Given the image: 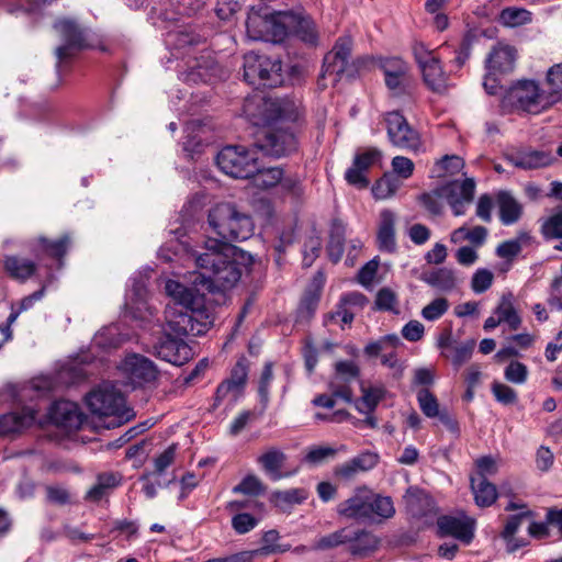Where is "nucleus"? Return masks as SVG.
<instances>
[{
  "mask_svg": "<svg viewBox=\"0 0 562 562\" xmlns=\"http://www.w3.org/2000/svg\"><path fill=\"white\" fill-rule=\"evenodd\" d=\"M238 250L233 244L206 238L201 250L192 254L195 266L203 270L194 283L205 285L211 292L234 288L243 274V266L236 260Z\"/></svg>",
  "mask_w": 562,
  "mask_h": 562,
  "instance_id": "nucleus-1",
  "label": "nucleus"
},
{
  "mask_svg": "<svg viewBox=\"0 0 562 562\" xmlns=\"http://www.w3.org/2000/svg\"><path fill=\"white\" fill-rule=\"evenodd\" d=\"M165 291L171 299L165 310L167 331L181 338L201 335L202 324L196 315L202 304L195 291L175 280L166 282Z\"/></svg>",
  "mask_w": 562,
  "mask_h": 562,
  "instance_id": "nucleus-2",
  "label": "nucleus"
},
{
  "mask_svg": "<svg viewBox=\"0 0 562 562\" xmlns=\"http://www.w3.org/2000/svg\"><path fill=\"white\" fill-rule=\"evenodd\" d=\"M336 512L346 519L373 524L392 518L395 515V507L390 496H383L367 486H360L337 505Z\"/></svg>",
  "mask_w": 562,
  "mask_h": 562,
  "instance_id": "nucleus-3",
  "label": "nucleus"
},
{
  "mask_svg": "<svg viewBox=\"0 0 562 562\" xmlns=\"http://www.w3.org/2000/svg\"><path fill=\"white\" fill-rule=\"evenodd\" d=\"M207 223L221 241L232 244L250 238L255 232L251 215L234 202H221L210 209Z\"/></svg>",
  "mask_w": 562,
  "mask_h": 562,
  "instance_id": "nucleus-4",
  "label": "nucleus"
},
{
  "mask_svg": "<svg viewBox=\"0 0 562 562\" xmlns=\"http://www.w3.org/2000/svg\"><path fill=\"white\" fill-rule=\"evenodd\" d=\"M475 192V181L473 178H467L462 182L453 181L432 192L423 193L419 201L423 206L432 215L442 213L445 198L456 216L465 213V206L473 201Z\"/></svg>",
  "mask_w": 562,
  "mask_h": 562,
  "instance_id": "nucleus-5",
  "label": "nucleus"
},
{
  "mask_svg": "<svg viewBox=\"0 0 562 562\" xmlns=\"http://www.w3.org/2000/svg\"><path fill=\"white\" fill-rule=\"evenodd\" d=\"M244 115L258 126H270L279 120H295L293 103L280 99H273L254 93L245 99L243 105Z\"/></svg>",
  "mask_w": 562,
  "mask_h": 562,
  "instance_id": "nucleus-6",
  "label": "nucleus"
},
{
  "mask_svg": "<svg viewBox=\"0 0 562 562\" xmlns=\"http://www.w3.org/2000/svg\"><path fill=\"white\" fill-rule=\"evenodd\" d=\"M54 29L63 42L55 48L56 70L60 78L78 54L92 45L89 42L87 31L75 20L59 19L54 23Z\"/></svg>",
  "mask_w": 562,
  "mask_h": 562,
  "instance_id": "nucleus-7",
  "label": "nucleus"
},
{
  "mask_svg": "<svg viewBox=\"0 0 562 562\" xmlns=\"http://www.w3.org/2000/svg\"><path fill=\"white\" fill-rule=\"evenodd\" d=\"M90 412L100 417L112 418L106 427H117L130 422L134 416L133 409L126 407L123 395L113 387H99L86 396Z\"/></svg>",
  "mask_w": 562,
  "mask_h": 562,
  "instance_id": "nucleus-8",
  "label": "nucleus"
},
{
  "mask_svg": "<svg viewBox=\"0 0 562 562\" xmlns=\"http://www.w3.org/2000/svg\"><path fill=\"white\" fill-rule=\"evenodd\" d=\"M288 11L268 12L266 8H252L246 20L247 35L254 41L279 43L286 36Z\"/></svg>",
  "mask_w": 562,
  "mask_h": 562,
  "instance_id": "nucleus-9",
  "label": "nucleus"
},
{
  "mask_svg": "<svg viewBox=\"0 0 562 562\" xmlns=\"http://www.w3.org/2000/svg\"><path fill=\"white\" fill-rule=\"evenodd\" d=\"M244 79L256 89L274 88L283 82L282 64L266 55L250 52L244 56Z\"/></svg>",
  "mask_w": 562,
  "mask_h": 562,
  "instance_id": "nucleus-10",
  "label": "nucleus"
},
{
  "mask_svg": "<svg viewBox=\"0 0 562 562\" xmlns=\"http://www.w3.org/2000/svg\"><path fill=\"white\" fill-rule=\"evenodd\" d=\"M257 151L241 145H228L216 156L218 168L227 176L248 179L257 170Z\"/></svg>",
  "mask_w": 562,
  "mask_h": 562,
  "instance_id": "nucleus-11",
  "label": "nucleus"
},
{
  "mask_svg": "<svg viewBox=\"0 0 562 562\" xmlns=\"http://www.w3.org/2000/svg\"><path fill=\"white\" fill-rule=\"evenodd\" d=\"M412 49L425 85L434 92H445L448 76L442 69L437 49H430L424 43H415Z\"/></svg>",
  "mask_w": 562,
  "mask_h": 562,
  "instance_id": "nucleus-12",
  "label": "nucleus"
},
{
  "mask_svg": "<svg viewBox=\"0 0 562 562\" xmlns=\"http://www.w3.org/2000/svg\"><path fill=\"white\" fill-rule=\"evenodd\" d=\"M510 100L521 110L539 113L557 102V98L548 95L533 80H521L509 91Z\"/></svg>",
  "mask_w": 562,
  "mask_h": 562,
  "instance_id": "nucleus-13",
  "label": "nucleus"
},
{
  "mask_svg": "<svg viewBox=\"0 0 562 562\" xmlns=\"http://www.w3.org/2000/svg\"><path fill=\"white\" fill-rule=\"evenodd\" d=\"M352 40L350 36L339 37L334 48L324 57L322 76H334L337 81L342 75L353 77L356 69L351 59Z\"/></svg>",
  "mask_w": 562,
  "mask_h": 562,
  "instance_id": "nucleus-14",
  "label": "nucleus"
},
{
  "mask_svg": "<svg viewBox=\"0 0 562 562\" xmlns=\"http://www.w3.org/2000/svg\"><path fill=\"white\" fill-rule=\"evenodd\" d=\"M294 120H279L278 126L270 125V128L265 134V139L260 144L261 150L267 155L281 157L289 155L296 150L297 142L294 133L284 126L286 122H293Z\"/></svg>",
  "mask_w": 562,
  "mask_h": 562,
  "instance_id": "nucleus-15",
  "label": "nucleus"
},
{
  "mask_svg": "<svg viewBox=\"0 0 562 562\" xmlns=\"http://www.w3.org/2000/svg\"><path fill=\"white\" fill-rule=\"evenodd\" d=\"M385 121L389 138L394 146L414 151L419 149L422 144L418 133L400 112L387 113Z\"/></svg>",
  "mask_w": 562,
  "mask_h": 562,
  "instance_id": "nucleus-16",
  "label": "nucleus"
},
{
  "mask_svg": "<svg viewBox=\"0 0 562 562\" xmlns=\"http://www.w3.org/2000/svg\"><path fill=\"white\" fill-rule=\"evenodd\" d=\"M154 353L173 364L182 366L193 357L191 347L179 336L166 331L165 335L154 345Z\"/></svg>",
  "mask_w": 562,
  "mask_h": 562,
  "instance_id": "nucleus-17",
  "label": "nucleus"
},
{
  "mask_svg": "<svg viewBox=\"0 0 562 562\" xmlns=\"http://www.w3.org/2000/svg\"><path fill=\"white\" fill-rule=\"evenodd\" d=\"M121 368L135 386L150 383L158 376L156 364L148 358L137 353L126 356Z\"/></svg>",
  "mask_w": 562,
  "mask_h": 562,
  "instance_id": "nucleus-18",
  "label": "nucleus"
},
{
  "mask_svg": "<svg viewBox=\"0 0 562 562\" xmlns=\"http://www.w3.org/2000/svg\"><path fill=\"white\" fill-rule=\"evenodd\" d=\"M517 49L505 42H497L492 46L485 59V68L492 75L510 74L517 60Z\"/></svg>",
  "mask_w": 562,
  "mask_h": 562,
  "instance_id": "nucleus-19",
  "label": "nucleus"
},
{
  "mask_svg": "<svg viewBox=\"0 0 562 562\" xmlns=\"http://www.w3.org/2000/svg\"><path fill=\"white\" fill-rule=\"evenodd\" d=\"M381 157L382 154L376 148H369L363 153H358L353 158L352 166L345 173L346 181L358 188H367L369 180L366 173Z\"/></svg>",
  "mask_w": 562,
  "mask_h": 562,
  "instance_id": "nucleus-20",
  "label": "nucleus"
},
{
  "mask_svg": "<svg viewBox=\"0 0 562 562\" xmlns=\"http://www.w3.org/2000/svg\"><path fill=\"white\" fill-rule=\"evenodd\" d=\"M48 420L68 430L78 429L83 423L79 406L70 401L54 402L47 414Z\"/></svg>",
  "mask_w": 562,
  "mask_h": 562,
  "instance_id": "nucleus-21",
  "label": "nucleus"
},
{
  "mask_svg": "<svg viewBox=\"0 0 562 562\" xmlns=\"http://www.w3.org/2000/svg\"><path fill=\"white\" fill-rule=\"evenodd\" d=\"M505 158L515 167L524 170L543 168L553 160L549 153L528 147L513 148L505 154Z\"/></svg>",
  "mask_w": 562,
  "mask_h": 562,
  "instance_id": "nucleus-22",
  "label": "nucleus"
},
{
  "mask_svg": "<svg viewBox=\"0 0 562 562\" xmlns=\"http://www.w3.org/2000/svg\"><path fill=\"white\" fill-rule=\"evenodd\" d=\"M437 527L440 537L451 536L464 543H470L474 537V525L471 519L440 516L437 519Z\"/></svg>",
  "mask_w": 562,
  "mask_h": 562,
  "instance_id": "nucleus-23",
  "label": "nucleus"
},
{
  "mask_svg": "<svg viewBox=\"0 0 562 562\" xmlns=\"http://www.w3.org/2000/svg\"><path fill=\"white\" fill-rule=\"evenodd\" d=\"M35 420L33 406H25L21 411L11 412L0 416V436H10L22 432L32 426Z\"/></svg>",
  "mask_w": 562,
  "mask_h": 562,
  "instance_id": "nucleus-24",
  "label": "nucleus"
},
{
  "mask_svg": "<svg viewBox=\"0 0 562 562\" xmlns=\"http://www.w3.org/2000/svg\"><path fill=\"white\" fill-rule=\"evenodd\" d=\"M148 291L145 280L139 278L133 279L131 290L126 294L125 307L134 317H143V312L153 314L151 307L147 303Z\"/></svg>",
  "mask_w": 562,
  "mask_h": 562,
  "instance_id": "nucleus-25",
  "label": "nucleus"
},
{
  "mask_svg": "<svg viewBox=\"0 0 562 562\" xmlns=\"http://www.w3.org/2000/svg\"><path fill=\"white\" fill-rule=\"evenodd\" d=\"M395 223L396 215L391 210L381 211L376 241L383 252L392 254L396 250Z\"/></svg>",
  "mask_w": 562,
  "mask_h": 562,
  "instance_id": "nucleus-26",
  "label": "nucleus"
},
{
  "mask_svg": "<svg viewBox=\"0 0 562 562\" xmlns=\"http://www.w3.org/2000/svg\"><path fill=\"white\" fill-rule=\"evenodd\" d=\"M284 18L286 23V35L289 33H293L301 41L310 45H315L317 43L318 35L315 23L308 16L288 12V15Z\"/></svg>",
  "mask_w": 562,
  "mask_h": 562,
  "instance_id": "nucleus-27",
  "label": "nucleus"
},
{
  "mask_svg": "<svg viewBox=\"0 0 562 562\" xmlns=\"http://www.w3.org/2000/svg\"><path fill=\"white\" fill-rule=\"evenodd\" d=\"M19 480L16 483V494L21 499L30 498L34 493L33 474L35 460L32 453H26L16 459Z\"/></svg>",
  "mask_w": 562,
  "mask_h": 562,
  "instance_id": "nucleus-28",
  "label": "nucleus"
},
{
  "mask_svg": "<svg viewBox=\"0 0 562 562\" xmlns=\"http://www.w3.org/2000/svg\"><path fill=\"white\" fill-rule=\"evenodd\" d=\"M499 218L504 225H512L519 221L522 214L521 204L507 191L497 194Z\"/></svg>",
  "mask_w": 562,
  "mask_h": 562,
  "instance_id": "nucleus-29",
  "label": "nucleus"
},
{
  "mask_svg": "<svg viewBox=\"0 0 562 562\" xmlns=\"http://www.w3.org/2000/svg\"><path fill=\"white\" fill-rule=\"evenodd\" d=\"M381 68L385 77V83L391 90H396L401 87L408 71L407 64L398 57L386 58L383 60Z\"/></svg>",
  "mask_w": 562,
  "mask_h": 562,
  "instance_id": "nucleus-30",
  "label": "nucleus"
},
{
  "mask_svg": "<svg viewBox=\"0 0 562 562\" xmlns=\"http://www.w3.org/2000/svg\"><path fill=\"white\" fill-rule=\"evenodd\" d=\"M420 280L442 292H450L457 285L454 271L446 267L424 272Z\"/></svg>",
  "mask_w": 562,
  "mask_h": 562,
  "instance_id": "nucleus-31",
  "label": "nucleus"
},
{
  "mask_svg": "<svg viewBox=\"0 0 562 562\" xmlns=\"http://www.w3.org/2000/svg\"><path fill=\"white\" fill-rule=\"evenodd\" d=\"M471 490L475 504L480 507H488L497 499L496 486L482 475L471 477Z\"/></svg>",
  "mask_w": 562,
  "mask_h": 562,
  "instance_id": "nucleus-32",
  "label": "nucleus"
},
{
  "mask_svg": "<svg viewBox=\"0 0 562 562\" xmlns=\"http://www.w3.org/2000/svg\"><path fill=\"white\" fill-rule=\"evenodd\" d=\"M494 314L499 318L502 324H506L510 330H517L521 325V318L514 306V296L512 293L502 295L498 305L494 310Z\"/></svg>",
  "mask_w": 562,
  "mask_h": 562,
  "instance_id": "nucleus-33",
  "label": "nucleus"
},
{
  "mask_svg": "<svg viewBox=\"0 0 562 562\" xmlns=\"http://www.w3.org/2000/svg\"><path fill=\"white\" fill-rule=\"evenodd\" d=\"M4 269L12 279L24 282L35 272V263L29 258L8 256L4 259Z\"/></svg>",
  "mask_w": 562,
  "mask_h": 562,
  "instance_id": "nucleus-34",
  "label": "nucleus"
},
{
  "mask_svg": "<svg viewBox=\"0 0 562 562\" xmlns=\"http://www.w3.org/2000/svg\"><path fill=\"white\" fill-rule=\"evenodd\" d=\"M286 461V456L277 448H270L267 452L258 458L263 471L271 480L278 481L283 477L281 469Z\"/></svg>",
  "mask_w": 562,
  "mask_h": 562,
  "instance_id": "nucleus-35",
  "label": "nucleus"
},
{
  "mask_svg": "<svg viewBox=\"0 0 562 562\" xmlns=\"http://www.w3.org/2000/svg\"><path fill=\"white\" fill-rule=\"evenodd\" d=\"M69 245L70 239L67 235L56 240L37 238V254L41 251L42 254L54 259L56 267L59 269L61 267V259L65 256Z\"/></svg>",
  "mask_w": 562,
  "mask_h": 562,
  "instance_id": "nucleus-36",
  "label": "nucleus"
},
{
  "mask_svg": "<svg viewBox=\"0 0 562 562\" xmlns=\"http://www.w3.org/2000/svg\"><path fill=\"white\" fill-rule=\"evenodd\" d=\"M487 235L488 231L484 226H475L473 228L461 226L450 234V241L457 245L468 240L472 244L473 248H479L485 244Z\"/></svg>",
  "mask_w": 562,
  "mask_h": 562,
  "instance_id": "nucleus-37",
  "label": "nucleus"
},
{
  "mask_svg": "<svg viewBox=\"0 0 562 562\" xmlns=\"http://www.w3.org/2000/svg\"><path fill=\"white\" fill-rule=\"evenodd\" d=\"M346 227L340 222L335 220L330 227L329 241L327 245V252L333 262H338L344 254Z\"/></svg>",
  "mask_w": 562,
  "mask_h": 562,
  "instance_id": "nucleus-38",
  "label": "nucleus"
},
{
  "mask_svg": "<svg viewBox=\"0 0 562 562\" xmlns=\"http://www.w3.org/2000/svg\"><path fill=\"white\" fill-rule=\"evenodd\" d=\"M35 383L30 380L21 383H5L0 387V404L15 403L23 401V392L27 391L33 395Z\"/></svg>",
  "mask_w": 562,
  "mask_h": 562,
  "instance_id": "nucleus-39",
  "label": "nucleus"
},
{
  "mask_svg": "<svg viewBox=\"0 0 562 562\" xmlns=\"http://www.w3.org/2000/svg\"><path fill=\"white\" fill-rule=\"evenodd\" d=\"M283 177V169L280 167L259 168L257 165L256 172L250 177L252 183L258 189L267 190L280 184Z\"/></svg>",
  "mask_w": 562,
  "mask_h": 562,
  "instance_id": "nucleus-40",
  "label": "nucleus"
},
{
  "mask_svg": "<svg viewBox=\"0 0 562 562\" xmlns=\"http://www.w3.org/2000/svg\"><path fill=\"white\" fill-rule=\"evenodd\" d=\"M351 537L350 551L355 555H366L376 550L380 543L379 539L368 531L351 532Z\"/></svg>",
  "mask_w": 562,
  "mask_h": 562,
  "instance_id": "nucleus-41",
  "label": "nucleus"
},
{
  "mask_svg": "<svg viewBox=\"0 0 562 562\" xmlns=\"http://www.w3.org/2000/svg\"><path fill=\"white\" fill-rule=\"evenodd\" d=\"M352 539L351 531H349L347 528H341L339 530H336L329 535L323 536L319 538L315 544V550H329L334 549L340 544L350 542Z\"/></svg>",
  "mask_w": 562,
  "mask_h": 562,
  "instance_id": "nucleus-42",
  "label": "nucleus"
},
{
  "mask_svg": "<svg viewBox=\"0 0 562 562\" xmlns=\"http://www.w3.org/2000/svg\"><path fill=\"white\" fill-rule=\"evenodd\" d=\"M384 390L381 387H362V396L357 403V409L362 414H371L383 398Z\"/></svg>",
  "mask_w": 562,
  "mask_h": 562,
  "instance_id": "nucleus-43",
  "label": "nucleus"
},
{
  "mask_svg": "<svg viewBox=\"0 0 562 562\" xmlns=\"http://www.w3.org/2000/svg\"><path fill=\"white\" fill-rule=\"evenodd\" d=\"M531 21V13L521 8H506L499 14V22L505 26H519Z\"/></svg>",
  "mask_w": 562,
  "mask_h": 562,
  "instance_id": "nucleus-44",
  "label": "nucleus"
},
{
  "mask_svg": "<svg viewBox=\"0 0 562 562\" xmlns=\"http://www.w3.org/2000/svg\"><path fill=\"white\" fill-rule=\"evenodd\" d=\"M244 390L225 379L218 384L216 389L214 406H218L225 400L234 405L241 396Z\"/></svg>",
  "mask_w": 562,
  "mask_h": 562,
  "instance_id": "nucleus-45",
  "label": "nucleus"
},
{
  "mask_svg": "<svg viewBox=\"0 0 562 562\" xmlns=\"http://www.w3.org/2000/svg\"><path fill=\"white\" fill-rule=\"evenodd\" d=\"M474 346V340H469L461 344L456 342L454 346H451L450 352H443V356L451 359L453 366L459 368L471 358Z\"/></svg>",
  "mask_w": 562,
  "mask_h": 562,
  "instance_id": "nucleus-46",
  "label": "nucleus"
},
{
  "mask_svg": "<svg viewBox=\"0 0 562 562\" xmlns=\"http://www.w3.org/2000/svg\"><path fill=\"white\" fill-rule=\"evenodd\" d=\"M417 401L422 412L429 418L437 417L441 411L436 396L426 387L417 392Z\"/></svg>",
  "mask_w": 562,
  "mask_h": 562,
  "instance_id": "nucleus-47",
  "label": "nucleus"
},
{
  "mask_svg": "<svg viewBox=\"0 0 562 562\" xmlns=\"http://www.w3.org/2000/svg\"><path fill=\"white\" fill-rule=\"evenodd\" d=\"M400 344L401 340L396 335H387L378 341L368 344L364 348V352L369 357H376L389 349H396Z\"/></svg>",
  "mask_w": 562,
  "mask_h": 562,
  "instance_id": "nucleus-48",
  "label": "nucleus"
},
{
  "mask_svg": "<svg viewBox=\"0 0 562 562\" xmlns=\"http://www.w3.org/2000/svg\"><path fill=\"white\" fill-rule=\"evenodd\" d=\"M86 378L82 367L76 362H69L61 367L57 373V380L65 384L77 383Z\"/></svg>",
  "mask_w": 562,
  "mask_h": 562,
  "instance_id": "nucleus-49",
  "label": "nucleus"
},
{
  "mask_svg": "<svg viewBox=\"0 0 562 562\" xmlns=\"http://www.w3.org/2000/svg\"><path fill=\"white\" fill-rule=\"evenodd\" d=\"M375 307L380 311H387L397 314L398 300L394 291L389 288H382L376 293Z\"/></svg>",
  "mask_w": 562,
  "mask_h": 562,
  "instance_id": "nucleus-50",
  "label": "nucleus"
},
{
  "mask_svg": "<svg viewBox=\"0 0 562 562\" xmlns=\"http://www.w3.org/2000/svg\"><path fill=\"white\" fill-rule=\"evenodd\" d=\"M475 40V35L471 32H467L463 35L459 47L456 49V57L452 60L457 68H461L470 58Z\"/></svg>",
  "mask_w": 562,
  "mask_h": 562,
  "instance_id": "nucleus-51",
  "label": "nucleus"
},
{
  "mask_svg": "<svg viewBox=\"0 0 562 562\" xmlns=\"http://www.w3.org/2000/svg\"><path fill=\"white\" fill-rule=\"evenodd\" d=\"M491 391L495 400L503 405H514L518 401L517 392L505 383L493 382Z\"/></svg>",
  "mask_w": 562,
  "mask_h": 562,
  "instance_id": "nucleus-52",
  "label": "nucleus"
},
{
  "mask_svg": "<svg viewBox=\"0 0 562 562\" xmlns=\"http://www.w3.org/2000/svg\"><path fill=\"white\" fill-rule=\"evenodd\" d=\"M400 183L396 179L385 175L372 188V192L376 199H386L393 195L398 189Z\"/></svg>",
  "mask_w": 562,
  "mask_h": 562,
  "instance_id": "nucleus-53",
  "label": "nucleus"
},
{
  "mask_svg": "<svg viewBox=\"0 0 562 562\" xmlns=\"http://www.w3.org/2000/svg\"><path fill=\"white\" fill-rule=\"evenodd\" d=\"M449 308V302L445 297H437L422 310V316L426 321L439 319Z\"/></svg>",
  "mask_w": 562,
  "mask_h": 562,
  "instance_id": "nucleus-54",
  "label": "nucleus"
},
{
  "mask_svg": "<svg viewBox=\"0 0 562 562\" xmlns=\"http://www.w3.org/2000/svg\"><path fill=\"white\" fill-rule=\"evenodd\" d=\"M494 276L493 273L485 269H477L471 279V289L474 293L480 294L487 291L493 283Z\"/></svg>",
  "mask_w": 562,
  "mask_h": 562,
  "instance_id": "nucleus-55",
  "label": "nucleus"
},
{
  "mask_svg": "<svg viewBox=\"0 0 562 562\" xmlns=\"http://www.w3.org/2000/svg\"><path fill=\"white\" fill-rule=\"evenodd\" d=\"M505 379L514 384H524L528 379V368L519 361H510L504 371Z\"/></svg>",
  "mask_w": 562,
  "mask_h": 562,
  "instance_id": "nucleus-56",
  "label": "nucleus"
},
{
  "mask_svg": "<svg viewBox=\"0 0 562 562\" xmlns=\"http://www.w3.org/2000/svg\"><path fill=\"white\" fill-rule=\"evenodd\" d=\"M541 232L547 238H562V211L543 221Z\"/></svg>",
  "mask_w": 562,
  "mask_h": 562,
  "instance_id": "nucleus-57",
  "label": "nucleus"
},
{
  "mask_svg": "<svg viewBox=\"0 0 562 562\" xmlns=\"http://www.w3.org/2000/svg\"><path fill=\"white\" fill-rule=\"evenodd\" d=\"M521 243L520 238L509 239L501 243L496 247L497 257L505 259L509 265L520 254Z\"/></svg>",
  "mask_w": 562,
  "mask_h": 562,
  "instance_id": "nucleus-58",
  "label": "nucleus"
},
{
  "mask_svg": "<svg viewBox=\"0 0 562 562\" xmlns=\"http://www.w3.org/2000/svg\"><path fill=\"white\" fill-rule=\"evenodd\" d=\"M248 360L245 357H240L232 368L229 378H227V380L236 384L241 390H245L248 378Z\"/></svg>",
  "mask_w": 562,
  "mask_h": 562,
  "instance_id": "nucleus-59",
  "label": "nucleus"
},
{
  "mask_svg": "<svg viewBox=\"0 0 562 562\" xmlns=\"http://www.w3.org/2000/svg\"><path fill=\"white\" fill-rule=\"evenodd\" d=\"M547 83L550 89L548 95L554 94L558 101L562 94V64L554 65L548 70Z\"/></svg>",
  "mask_w": 562,
  "mask_h": 562,
  "instance_id": "nucleus-60",
  "label": "nucleus"
},
{
  "mask_svg": "<svg viewBox=\"0 0 562 562\" xmlns=\"http://www.w3.org/2000/svg\"><path fill=\"white\" fill-rule=\"evenodd\" d=\"M337 451V449L331 447L317 446L311 448L305 459L311 464L319 465L325 461L335 458Z\"/></svg>",
  "mask_w": 562,
  "mask_h": 562,
  "instance_id": "nucleus-61",
  "label": "nucleus"
},
{
  "mask_svg": "<svg viewBox=\"0 0 562 562\" xmlns=\"http://www.w3.org/2000/svg\"><path fill=\"white\" fill-rule=\"evenodd\" d=\"M263 485L257 476L247 475L238 485L233 488V492L245 495H259L263 493Z\"/></svg>",
  "mask_w": 562,
  "mask_h": 562,
  "instance_id": "nucleus-62",
  "label": "nucleus"
},
{
  "mask_svg": "<svg viewBox=\"0 0 562 562\" xmlns=\"http://www.w3.org/2000/svg\"><path fill=\"white\" fill-rule=\"evenodd\" d=\"M258 525V520L250 514H237L232 518V527L238 535H245Z\"/></svg>",
  "mask_w": 562,
  "mask_h": 562,
  "instance_id": "nucleus-63",
  "label": "nucleus"
},
{
  "mask_svg": "<svg viewBox=\"0 0 562 562\" xmlns=\"http://www.w3.org/2000/svg\"><path fill=\"white\" fill-rule=\"evenodd\" d=\"M529 517H532L531 510H524L519 514L509 516L501 533L502 538L508 539L514 536L522 524V520Z\"/></svg>",
  "mask_w": 562,
  "mask_h": 562,
  "instance_id": "nucleus-64",
  "label": "nucleus"
}]
</instances>
